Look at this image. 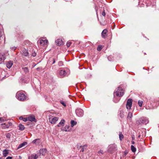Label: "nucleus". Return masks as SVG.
Returning <instances> with one entry per match:
<instances>
[{
  "instance_id": "nucleus-47",
  "label": "nucleus",
  "mask_w": 159,
  "mask_h": 159,
  "mask_svg": "<svg viewBox=\"0 0 159 159\" xmlns=\"http://www.w3.org/2000/svg\"><path fill=\"white\" fill-rule=\"evenodd\" d=\"M16 47H11L10 48L12 50H13V51H14L15 50H16Z\"/></svg>"
},
{
  "instance_id": "nucleus-45",
  "label": "nucleus",
  "mask_w": 159,
  "mask_h": 159,
  "mask_svg": "<svg viewBox=\"0 0 159 159\" xmlns=\"http://www.w3.org/2000/svg\"><path fill=\"white\" fill-rule=\"evenodd\" d=\"M34 154V159H37L38 157V155L37 154Z\"/></svg>"
},
{
  "instance_id": "nucleus-41",
  "label": "nucleus",
  "mask_w": 159,
  "mask_h": 159,
  "mask_svg": "<svg viewBox=\"0 0 159 159\" xmlns=\"http://www.w3.org/2000/svg\"><path fill=\"white\" fill-rule=\"evenodd\" d=\"M71 43L70 42L68 41L66 43V46L67 47H69Z\"/></svg>"
},
{
  "instance_id": "nucleus-55",
  "label": "nucleus",
  "mask_w": 159,
  "mask_h": 159,
  "mask_svg": "<svg viewBox=\"0 0 159 159\" xmlns=\"http://www.w3.org/2000/svg\"><path fill=\"white\" fill-rule=\"evenodd\" d=\"M155 2H154V3L152 4H151L150 5H152V6L153 7V6H154V5H155Z\"/></svg>"
},
{
  "instance_id": "nucleus-38",
  "label": "nucleus",
  "mask_w": 159,
  "mask_h": 159,
  "mask_svg": "<svg viewBox=\"0 0 159 159\" xmlns=\"http://www.w3.org/2000/svg\"><path fill=\"white\" fill-rule=\"evenodd\" d=\"M60 103L62 104L64 106L66 107V103L62 101H60Z\"/></svg>"
},
{
  "instance_id": "nucleus-27",
  "label": "nucleus",
  "mask_w": 159,
  "mask_h": 159,
  "mask_svg": "<svg viewBox=\"0 0 159 159\" xmlns=\"http://www.w3.org/2000/svg\"><path fill=\"white\" fill-rule=\"evenodd\" d=\"M131 149L132 151L133 152H135L136 150V148L133 145L131 146Z\"/></svg>"
},
{
  "instance_id": "nucleus-1",
  "label": "nucleus",
  "mask_w": 159,
  "mask_h": 159,
  "mask_svg": "<svg viewBox=\"0 0 159 159\" xmlns=\"http://www.w3.org/2000/svg\"><path fill=\"white\" fill-rule=\"evenodd\" d=\"M124 90L121 88L119 87L117 89V91L114 92V97L113 99V101L115 103L118 102L120 100V98H118L117 100H115L116 98L115 97V95H116L117 97H122L124 94Z\"/></svg>"
},
{
  "instance_id": "nucleus-6",
  "label": "nucleus",
  "mask_w": 159,
  "mask_h": 159,
  "mask_svg": "<svg viewBox=\"0 0 159 159\" xmlns=\"http://www.w3.org/2000/svg\"><path fill=\"white\" fill-rule=\"evenodd\" d=\"M6 55L4 52H1L0 53V62H3L4 60L6 59Z\"/></svg>"
},
{
  "instance_id": "nucleus-43",
  "label": "nucleus",
  "mask_w": 159,
  "mask_h": 159,
  "mask_svg": "<svg viewBox=\"0 0 159 159\" xmlns=\"http://www.w3.org/2000/svg\"><path fill=\"white\" fill-rule=\"evenodd\" d=\"M58 65L59 66H61L63 65V62L61 61H60L58 63Z\"/></svg>"
},
{
  "instance_id": "nucleus-9",
  "label": "nucleus",
  "mask_w": 159,
  "mask_h": 159,
  "mask_svg": "<svg viewBox=\"0 0 159 159\" xmlns=\"http://www.w3.org/2000/svg\"><path fill=\"white\" fill-rule=\"evenodd\" d=\"M49 119L51 123L54 124L58 120V118L57 117H50Z\"/></svg>"
},
{
  "instance_id": "nucleus-59",
  "label": "nucleus",
  "mask_w": 159,
  "mask_h": 159,
  "mask_svg": "<svg viewBox=\"0 0 159 159\" xmlns=\"http://www.w3.org/2000/svg\"><path fill=\"white\" fill-rule=\"evenodd\" d=\"M146 131H144V134H145V133Z\"/></svg>"
},
{
  "instance_id": "nucleus-12",
  "label": "nucleus",
  "mask_w": 159,
  "mask_h": 159,
  "mask_svg": "<svg viewBox=\"0 0 159 159\" xmlns=\"http://www.w3.org/2000/svg\"><path fill=\"white\" fill-rule=\"evenodd\" d=\"M22 55L25 57L28 56L29 55L28 50L25 48L22 50Z\"/></svg>"
},
{
  "instance_id": "nucleus-16",
  "label": "nucleus",
  "mask_w": 159,
  "mask_h": 159,
  "mask_svg": "<svg viewBox=\"0 0 159 159\" xmlns=\"http://www.w3.org/2000/svg\"><path fill=\"white\" fill-rule=\"evenodd\" d=\"M13 64V62L12 61H7L6 63V66L9 69L10 68Z\"/></svg>"
},
{
  "instance_id": "nucleus-32",
  "label": "nucleus",
  "mask_w": 159,
  "mask_h": 159,
  "mask_svg": "<svg viewBox=\"0 0 159 159\" xmlns=\"http://www.w3.org/2000/svg\"><path fill=\"white\" fill-rule=\"evenodd\" d=\"M120 116L121 117V118L124 117V113L123 111H120Z\"/></svg>"
},
{
  "instance_id": "nucleus-26",
  "label": "nucleus",
  "mask_w": 159,
  "mask_h": 159,
  "mask_svg": "<svg viewBox=\"0 0 159 159\" xmlns=\"http://www.w3.org/2000/svg\"><path fill=\"white\" fill-rule=\"evenodd\" d=\"M132 116L133 115L132 113L131 112H129L127 117V119L130 120V119L132 118Z\"/></svg>"
},
{
  "instance_id": "nucleus-35",
  "label": "nucleus",
  "mask_w": 159,
  "mask_h": 159,
  "mask_svg": "<svg viewBox=\"0 0 159 159\" xmlns=\"http://www.w3.org/2000/svg\"><path fill=\"white\" fill-rule=\"evenodd\" d=\"M143 103V102L142 101L139 100L138 101V104L139 106L140 107H141Z\"/></svg>"
},
{
  "instance_id": "nucleus-30",
  "label": "nucleus",
  "mask_w": 159,
  "mask_h": 159,
  "mask_svg": "<svg viewBox=\"0 0 159 159\" xmlns=\"http://www.w3.org/2000/svg\"><path fill=\"white\" fill-rule=\"evenodd\" d=\"M19 82L21 83H26L27 82L25 80V78H21L19 80Z\"/></svg>"
},
{
  "instance_id": "nucleus-7",
  "label": "nucleus",
  "mask_w": 159,
  "mask_h": 159,
  "mask_svg": "<svg viewBox=\"0 0 159 159\" xmlns=\"http://www.w3.org/2000/svg\"><path fill=\"white\" fill-rule=\"evenodd\" d=\"M48 43V40H38L37 42L38 44H39L41 46H46Z\"/></svg>"
},
{
  "instance_id": "nucleus-13",
  "label": "nucleus",
  "mask_w": 159,
  "mask_h": 159,
  "mask_svg": "<svg viewBox=\"0 0 159 159\" xmlns=\"http://www.w3.org/2000/svg\"><path fill=\"white\" fill-rule=\"evenodd\" d=\"M55 62V60L54 58L52 57H50L49 58L48 61V63L51 65L54 64Z\"/></svg>"
},
{
  "instance_id": "nucleus-20",
  "label": "nucleus",
  "mask_w": 159,
  "mask_h": 159,
  "mask_svg": "<svg viewBox=\"0 0 159 159\" xmlns=\"http://www.w3.org/2000/svg\"><path fill=\"white\" fill-rule=\"evenodd\" d=\"M65 121L64 120H61V121L59 122V124L57 125V126L61 127V126H63L64 125Z\"/></svg>"
},
{
  "instance_id": "nucleus-36",
  "label": "nucleus",
  "mask_w": 159,
  "mask_h": 159,
  "mask_svg": "<svg viewBox=\"0 0 159 159\" xmlns=\"http://www.w3.org/2000/svg\"><path fill=\"white\" fill-rule=\"evenodd\" d=\"M6 136L7 138L9 139L11 137V134L10 133H8L6 134Z\"/></svg>"
},
{
  "instance_id": "nucleus-18",
  "label": "nucleus",
  "mask_w": 159,
  "mask_h": 159,
  "mask_svg": "<svg viewBox=\"0 0 159 159\" xmlns=\"http://www.w3.org/2000/svg\"><path fill=\"white\" fill-rule=\"evenodd\" d=\"M55 43L58 46H61L63 44V40H55Z\"/></svg>"
},
{
  "instance_id": "nucleus-50",
  "label": "nucleus",
  "mask_w": 159,
  "mask_h": 159,
  "mask_svg": "<svg viewBox=\"0 0 159 159\" xmlns=\"http://www.w3.org/2000/svg\"><path fill=\"white\" fill-rule=\"evenodd\" d=\"M19 119L20 120H23V117L22 116H20V117H19Z\"/></svg>"
},
{
  "instance_id": "nucleus-24",
  "label": "nucleus",
  "mask_w": 159,
  "mask_h": 159,
  "mask_svg": "<svg viewBox=\"0 0 159 159\" xmlns=\"http://www.w3.org/2000/svg\"><path fill=\"white\" fill-rule=\"evenodd\" d=\"M19 129L20 130H23L25 129L24 126L22 124H20L19 125Z\"/></svg>"
},
{
  "instance_id": "nucleus-4",
  "label": "nucleus",
  "mask_w": 159,
  "mask_h": 159,
  "mask_svg": "<svg viewBox=\"0 0 159 159\" xmlns=\"http://www.w3.org/2000/svg\"><path fill=\"white\" fill-rule=\"evenodd\" d=\"M75 113L77 116L79 117H82L84 115L83 110L80 108H77L75 110Z\"/></svg>"
},
{
  "instance_id": "nucleus-46",
  "label": "nucleus",
  "mask_w": 159,
  "mask_h": 159,
  "mask_svg": "<svg viewBox=\"0 0 159 159\" xmlns=\"http://www.w3.org/2000/svg\"><path fill=\"white\" fill-rule=\"evenodd\" d=\"M28 120V118H27V117L23 118V120L24 122H26Z\"/></svg>"
},
{
  "instance_id": "nucleus-23",
  "label": "nucleus",
  "mask_w": 159,
  "mask_h": 159,
  "mask_svg": "<svg viewBox=\"0 0 159 159\" xmlns=\"http://www.w3.org/2000/svg\"><path fill=\"white\" fill-rule=\"evenodd\" d=\"M143 120H142L141 118H140L139 120H138L136 122V123L138 125H142L143 124Z\"/></svg>"
},
{
  "instance_id": "nucleus-3",
  "label": "nucleus",
  "mask_w": 159,
  "mask_h": 159,
  "mask_svg": "<svg viewBox=\"0 0 159 159\" xmlns=\"http://www.w3.org/2000/svg\"><path fill=\"white\" fill-rule=\"evenodd\" d=\"M116 146L115 145H111L108 147L107 152L111 153H113L117 150Z\"/></svg>"
},
{
  "instance_id": "nucleus-49",
  "label": "nucleus",
  "mask_w": 159,
  "mask_h": 159,
  "mask_svg": "<svg viewBox=\"0 0 159 159\" xmlns=\"http://www.w3.org/2000/svg\"><path fill=\"white\" fill-rule=\"evenodd\" d=\"M102 14L103 16H105L106 14L105 12V11H104V10H103V11L102 12Z\"/></svg>"
},
{
  "instance_id": "nucleus-39",
  "label": "nucleus",
  "mask_w": 159,
  "mask_h": 159,
  "mask_svg": "<svg viewBox=\"0 0 159 159\" xmlns=\"http://www.w3.org/2000/svg\"><path fill=\"white\" fill-rule=\"evenodd\" d=\"M34 154H32L30 156H29L28 157V159H34Z\"/></svg>"
},
{
  "instance_id": "nucleus-51",
  "label": "nucleus",
  "mask_w": 159,
  "mask_h": 159,
  "mask_svg": "<svg viewBox=\"0 0 159 159\" xmlns=\"http://www.w3.org/2000/svg\"><path fill=\"white\" fill-rule=\"evenodd\" d=\"M6 159H12V157H7Z\"/></svg>"
},
{
  "instance_id": "nucleus-48",
  "label": "nucleus",
  "mask_w": 159,
  "mask_h": 159,
  "mask_svg": "<svg viewBox=\"0 0 159 159\" xmlns=\"http://www.w3.org/2000/svg\"><path fill=\"white\" fill-rule=\"evenodd\" d=\"M4 120V119L2 117H0V124Z\"/></svg>"
},
{
  "instance_id": "nucleus-31",
  "label": "nucleus",
  "mask_w": 159,
  "mask_h": 159,
  "mask_svg": "<svg viewBox=\"0 0 159 159\" xmlns=\"http://www.w3.org/2000/svg\"><path fill=\"white\" fill-rule=\"evenodd\" d=\"M23 71L25 73L28 71V69L27 67H23L22 68Z\"/></svg>"
},
{
  "instance_id": "nucleus-53",
  "label": "nucleus",
  "mask_w": 159,
  "mask_h": 159,
  "mask_svg": "<svg viewBox=\"0 0 159 159\" xmlns=\"http://www.w3.org/2000/svg\"><path fill=\"white\" fill-rule=\"evenodd\" d=\"M43 39L47 40L46 39L45 37H43V38H41L40 40H43Z\"/></svg>"
},
{
  "instance_id": "nucleus-28",
  "label": "nucleus",
  "mask_w": 159,
  "mask_h": 159,
  "mask_svg": "<svg viewBox=\"0 0 159 159\" xmlns=\"http://www.w3.org/2000/svg\"><path fill=\"white\" fill-rule=\"evenodd\" d=\"M119 137L120 139V140H121L123 139L124 138V136L122 134L121 132H119Z\"/></svg>"
},
{
  "instance_id": "nucleus-56",
  "label": "nucleus",
  "mask_w": 159,
  "mask_h": 159,
  "mask_svg": "<svg viewBox=\"0 0 159 159\" xmlns=\"http://www.w3.org/2000/svg\"><path fill=\"white\" fill-rule=\"evenodd\" d=\"M131 143L132 144H134V143H135V142L134 141H131Z\"/></svg>"
},
{
  "instance_id": "nucleus-42",
  "label": "nucleus",
  "mask_w": 159,
  "mask_h": 159,
  "mask_svg": "<svg viewBox=\"0 0 159 159\" xmlns=\"http://www.w3.org/2000/svg\"><path fill=\"white\" fill-rule=\"evenodd\" d=\"M3 39V37H2V33L1 30H0V40Z\"/></svg>"
},
{
  "instance_id": "nucleus-60",
  "label": "nucleus",
  "mask_w": 159,
  "mask_h": 159,
  "mask_svg": "<svg viewBox=\"0 0 159 159\" xmlns=\"http://www.w3.org/2000/svg\"><path fill=\"white\" fill-rule=\"evenodd\" d=\"M4 40H5V37H4Z\"/></svg>"
},
{
  "instance_id": "nucleus-37",
  "label": "nucleus",
  "mask_w": 159,
  "mask_h": 159,
  "mask_svg": "<svg viewBox=\"0 0 159 159\" xmlns=\"http://www.w3.org/2000/svg\"><path fill=\"white\" fill-rule=\"evenodd\" d=\"M107 58L109 61H111L113 60V57L111 56H109Z\"/></svg>"
},
{
  "instance_id": "nucleus-25",
  "label": "nucleus",
  "mask_w": 159,
  "mask_h": 159,
  "mask_svg": "<svg viewBox=\"0 0 159 159\" xmlns=\"http://www.w3.org/2000/svg\"><path fill=\"white\" fill-rule=\"evenodd\" d=\"M71 126L73 127L74 125H76L77 122L74 120H71L70 122Z\"/></svg>"
},
{
  "instance_id": "nucleus-33",
  "label": "nucleus",
  "mask_w": 159,
  "mask_h": 159,
  "mask_svg": "<svg viewBox=\"0 0 159 159\" xmlns=\"http://www.w3.org/2000/svg\"><path fill=\"white\" fill-rule=\"evenodd\" d=\"M102 45H100L98 46L97 48V50L99 52L101 51V50L102 49Z\"/></svg>"
},
{
  "instance_id": "nucleus-15",
  "label": "nucleus",
  "mask_w": 159,
  "mask_h": 159,
  "mask_svg": "<svg viewBox=\"0 0 159 159\" xmlns=\"http://www.w3.org/2000/svg\"><path fill=\"white\" fill-rule=\"evenodd\" d=\"M107 29L104 30L102 33V36L103 38L105 39L107 36Z\"/></svg>"
},
{
  "instance_id": "nucleus-52",
  "label": "nucleus",
  "mask_w": 159,
  "mask_h": 159,
  "mask_svg": "<svg viewBox=\"0 0 159 159\" xmlns=\"http://www.w3.org/2000/svg\"><path fill=\"white\" fill-rule=\"evenodd\" d=\"M115 97L116 98V99H115V100H116V101L117 100V99H118V98H119V97H117L116 95H115Z\"/></svg>"
},
{
  "instance_id": "nucleus-14",
  "label": "nucleus",
  "mask_w": 159,
  "mask_h": 159,
  "mask_svg": "<svg viewBox=\"0 0 159 159\" xmlns=\"http://www.w3.org/2000/svg\"><path fill=\"white\" fill-rule=\"evenodd\" d=\"M40 141H41L40 139H37L33 140L32 141V143L33 144H35L36 145H39V144Z\"/></svg>"
},
{
  "instance_id": "nucleus-8",
  "label": "nucleus",
  "mask_w": 159,
  "mask_h": 159,
  "mask_svg": "<svg viewBox=\"0 0 159 159\" xmlns=\"http://www.w3.org/2000/svg\"><path fill=\"white\" fill-rule=\"evenodd\" d=\"M47 152V150L46 148H43L40 149L39 151V156L41 155L42 156H44Z\"/></svg>"
},
{
  "instance_id": "nucleus-10",
  "label": "nucleus",
  "mask_w": 159,
  "mask_h": 159,
  "mask_svg": "<svg viewBox=\"0 0 159 159\" xmlns=\"http://www.w3.org/2000/svg\"><path fill=\"white\" fill-rule=\"evenodd\" d=\"M59 75L60 77L62 78L65 76H67V73L65 70H60L59 71Z\"/></svg>"
},
{
  "instance_id": "nucleus-57",
  "label": "nucleus",
  "mask_w": 159,
  "mask_h": 159,
  "mask_svg": "<svg viewBox=\"0 0 159 159\" xmlns=\"http://www.w3.org/2000/svg\"><path fill=\"white\" fill-rule=\"evenodd\" d=\"M141 135H140V134H139V135H138V138H139L141 137Z\"/></svg>"
},
{
  "instance_id": "nucleus-11",
  "label": "nucleus",
  "mask_w": 159,
  "mask_h": 159,
  "mask_svg": "<svg viewBox=\"0 0 159 159\" xmlns=\"http://www.w3.org/2000/svg\"><path fill=\"white\" fill-rule=\"evenodd\" d=\"M2 125V128L3 129L7 128L12 125L11 122H9L7 124H4L1 125Z\"/></svg>"
},
{
  "instance_id": "nucleus-29",
  "label": "nucleus",
  "mask_w": 159,
  "mask_h": 159,
  "mask_svg": "<svg viewBox=\"0 0 159 159\" xmlns=\"http://www.w3.org/2000/svg\"><path fill=\"white\" fill-rule=\"evenodd\" d=\"M87 148V146L86 145H84L83 146L80 150V152H83L84 151V150Z\"/></svg>"
},
{
  "instance_id": "nucleus-2",
  "label": "nucleus",
  "mask_w": 159,
  "mask_h": 159,
  "mask_svg": "<svg viewBox=\"0 0 159 159\" xmlns=\"http://www.w3.org/2000/svg\"><path fill=\"white\" fill-rule=\"evenodd\" d=\"M16 97L17 99L21 101H24L27 98V96L22 91H18L16 93Z\"/></svg>"
},
{
  "instance_id": "nucleus-17",
  "label": "nucleus",
  "mask_w": 159,
  "mask_h": 159,
  "mask_svg": "<svg viewBox=\"0 0 159 159\" xmlns=\"http://www.w3.org/2000/svg\"><path fill=\"white\" fill-rule=\"evenodd\" d=\"M142 120H143V124L146 125L149 122V120L146 117L141 118Z\"/></svg>"
},
{
  "instance_id": "nucleus-21",
  "label": "nucleus",
  "mask_w": 159,
  "mask_h": 159,
  "mask_svg": "<svg viewBox=\"0 0 159 159\" xmlns=\"http://www.w3.org/2000/svg\"><path fill=\"white\" fill-rule=\"evenodd\" d=\"M28 120L31 122L35 121V117L34 116H30L28 117Z\"/></svg>"
},
{
  "instance_id": "nucleus-34",
  "label": "nucleus",
  "mask_w": 159,
  "mask_h": 159,
  "mask_svg": "<svg viewBox=\"0 0 159 159\" xmlns=\"http://www.w3.org/2000/svg\"><path fill=\"white\" fill-rule=\"evenodd\" d=\"M69 127H70V126L69 125H66L64 128V129H63V130H64L66 131H69Z\"/></svg>"
},
{
  "instance_id": "nucleus-19",
  "label": "nucleus",
  "mask_w": 159,
  "mask_h": 159,
  "mask_svg": "<svg viewBox=\"0 0 159 159\" xmlns=\"http://www.w3.org/2000/svg\"><path fill=\"white\" fill-rule=\"evenodd\" d=\"M27 144V142H23V143H22L19 145L17 147V149H20V148L25 146Z\"/></svg>"
},
{
  "instance_id": "nucleus-44",
  "label": "nucleus",
  "mask_w": 159,
  "mask_h": 159,
  "mask_svg": "<svg viewBox=\"0 0 159 159\" xmlns=\"http://www.w3.org/2000/svg\"><path fill=\"white\" fill-rule=\"evenodd\" d=\"M36 53L34 52L32 53L31 55L33 57H35L36 56Z\"/></svg>"
},
{
  "instance_id": "nucleus-22",
  "label": "nucleus",
  "mask_w": 159,
  "mask_h": 159,
  "mask_svg": "<svg viewBox=\"0 0 159 159\" xmlns=\"http://www.w3.org/2000/svg\"><path fill=\"white\" fill-rule=\"evenodd\" d=\"M8 153V150L7 149L4 150L2 152L3 155L4 157H6Z\"/></svg>"
},
{
  "instance_id": "nucleus-40",
  "label": "nucleus",
  "mask_w": 159,
  "mask_h": 159,
  "mask_svg": "<svg viewBox=\"0 0 159 159\" xmlns=\"http://www.w3.org/2000/svg\"><path fill=\"white\" fill-rule=\"evenodd\" d=\"M104 153V151L103 150H100V151H98V154H103Z\"/></svg>"
},
{
  "instance_id": "nucleus-58",
  "label": "nucleus",
  "mask_w": 159,
  "mask_h": 159,
  "mask_svg": "<svg viewBox=\"0 0 159 159\" xmlns=\"http://www.w3.org/2000/svg\"><path fill=\"white\" fill-rule=\"evenodd\" d=\"M146 108L147 109H149V108H148V107H146Z\"/></svg>"
},
{
  "instance_id": "nucleus-5",
  "label": "nucleus",
  "mask_w": 159,
  "mask_h": 159,
  "mask_svg": "<svg viewBox=\"0 0 159 159\" xmlns=\"http://www.w3.org/2000/svg\"><path fill=\"white\" fill-rule=\"evenodd\" d=\"M132 100L131 99H128L127 101L126 104V107L127 109L129 110L132 106Z\"/></svg>"
},
{
  "instance_id": "nucleus-54",
  "label": "nucleus",
  "mask_w": 159,
  "mask_h": 159,
  "mask_svg": "<svg viewBox=\"0 0 159 159\" xmlns=\"http://www.w3.org/2000/svg\"><path fill=\"white\" fill-rule=\"evenodd\" d=\"M134 135L132 136V140H134Z\"/></svg>"
}]
</instances>
